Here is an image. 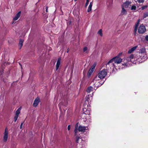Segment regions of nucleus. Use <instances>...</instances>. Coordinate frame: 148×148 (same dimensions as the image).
<instances>
[{"label": "nucleus", "mask_w": 148, "mask_h": 148, "mask_svg": "<svg viewBox=\"0 0 148 148\" xmlns=\"http://www.w3.org/2000/svg\"><path fill=\"white\" fill-rule=\"evenodd\" d=\"M23 39H20L19 40V46L20 48H21L23 46Z\"/></svg>", "instance_id": "18"}, {"label": "nucleus", "mask_w": 148, "mask_h": 148, "mask_svg": "<svg viewBox=\"0 0 148 148\" xmlns=\"http://www.w3.org/2000/svg\"><path fill=\"white\" fill-rule=\"evenodd\" d=\"M123 53H119L117 56H116L120 58V57L122 55Z\"/></svg>", "instance_id": "29"}, {"label": "nucleus", "mask_w": 148, "mask_h": 148, "mask_svg": "<svg viewBox=\"0 0 148 148\" xmlns=\"http://www.w3.org/2000/svg\"><path fill=\"white\" fill-rule=\"evenodd\" d=\"M76 141L77 143H83L84 142L82 138L78 137H77L76 138Z\"/></svg>", "instance_id": "11"}, {"label": "nucleus", "mask_w": 148, "mask_h": 148, "mask_svg": "<svg viewBox=\"0 0 148 148\" xmlns=\"http://www.w3.org/2000/svg\"><path fill=\"white\" fill-rule=\"evenodd\" d=\"M147 7V5H145L144 6H143L141 8L142 10H144V9H146Z\"/></svg>", "instance_id": "26"}, {"label": "nucleus", "mask_w": 148, "mask_h": 148, "mask_svg": "<svg viewBox=\"0 0 148 148\" xmlns=\"http://www.w3.org/2000/svg\"><path fill=\"white\" fill-rule=\"evenodd\" d=\"M147 58L146 49L145 48H143L140 50L139 52H138L135 57L133 54L123 59L124 63L123 65L128 66L131 62L136 64V61L139 63L143 62Z\"/></svg>", "instance_id": "1"}, {"label": "nucleus", "mask_w": 148, "mask_h": 148, "mask_svg": "<svg viewBox=\"0 0 148 148\" xmlns=\"http://www.w3.org/2000/svg\"><path fill=\"white\" fill-rule=\"evenodd\" d=\"M21 12H19L16 15L15 17L13 18L14 21L17 20L20 17L21 15Z\"/></svg>", "instance_id": "14"}, {"label": "nucleus", "mask_w": 148, "mask_h": 148, "mask_svg": "<svg viewBox=\"0 0 148 148\" xmlns=\"http://www.w3.org/2000/svg\"><path fill=\"white\" fill-rule=\"evenodd\" d=\"M88 129L87 127H86L82 125H79V126L78 129L76 128L75 127V130L74 132L75 133V134L76 135H78V130L79 132H86V131Z\"/></svg>", "instance_id": "3"}, {"label": "nucleus", "mask_w": 148, "mask_h": 148, "mask_svg": "<svg viewBox=\"0 0 148 148\" xmlns=\"http://www.w3.org/2000/svg\"><path fill=\"white\" fill-rule=\"evenodd\" d=\"M84 111L85 114H89L90 113V112L89 110L87 111L86 108L84 109Z\"/></svg>", "instance_id": "22"}, {"label": "nucleus", "mask_w": 148, "mask_h": 148, "mask_svg": "<svg viewBox=\"0 0 148 148\" xmlns=\"http://www.w3.org/2000/svg\"><path fill=\"white\" fill-rule=\"evenodd\" d=\"M8 138V136H3V142H5L7 141Z\"/></svg>", "instance_id": "20"}, {"label": "nucleus", "mask_w": 148, "mask_h": 148, "mask_svg": "<svg viewBox=\"0 0 148 148\" xmlns=\"http://www.w3.org/2000/svg\"><path fill=\"white\" fill-rule=\"evenodd\" d=\"M98 34H99L101 36H103L102 31L101 29H100L98 32Z\"/></svg>", "instance_id": "21"}, {"label": "nucleus", "mask_w": 148, "mask_h": 148, "mask_svg": "<svg viewBox=\"0 0 148 148\" xmlns=\"http://www.w3.org/2000/svg\"><path fill=\"white\" fill-rule=\"evenodd\" d=\"M68 129L69 130H70V125H69L68 126Z\"/></svg>", "instance_id": "33"}, {"label": "nucleus", "mask_w": 148, "mask_h": 148, "mask_svg": "<svg viewBox=\"0 0 148 148\" xmlns=\"http://www.w3.org/2000/svg\"><path fill=\"white\" fill-rule=\"evenodd\" d=\"M46 11L47 12V8L46 10Z\"/></svg>", "instance_id": "34"}, {"label": "nucleus", "mask_w": 148, "mask_h": 148, "mask_svg": "<svg viewBox=\"0 0 148 148\" xmlns=\"http://www.w3.org/2000/svg\"><path fill=\"white\" fill-rule=\"evenodd\" d=\"M93 90V88L91 86L88 87L86 90L87 92L88 93L90 92L91 91H92Z\"/></svg>", "instance_id": "17"}, {"label": "nucleus", "mask_w": 148, "mask_h": 148, "mask_svg": "<svg viewBox=\"0 0 148 148\" xmlns=\"http://www.w3.org/2000/svg\"><path fill=\"white\" fill-rule=\"evenodd\" d=\"M122 59L116 56L109 60L107 64H108L110 63H112L113 62H114L115 63L119 64L122 62Z\"/></svg>", "instance_id": "2"}, {"label": "nucleus", "mask_w": 148, "mask_h": 148, "mask_svg": "<svg viewBox=\"0 0 148 148\" xmlns=\"http://www.w3.org/2000/svg\"><path fill=\"white\" fill-rule=\"evenodd\" d=\"M14 23V22H13L12 23V24H13Z\"/></svg>", "instance_id": "37"}, {"label": "nucleus", "mask_w": 148, "mask_h": 148, "mask_svg": "<svg viewBox=\"0 0 148 148\" xmlns=\"http://www.w3.org/2000/svg\"><path fill=\"white\" fill-rule=\"evenodd\" d=\"M136 6L135 5H133L131 7V10H135L136 9Z\"/></svg>", "instance_id": "25"}, {"label": "nucleus", "mask_w": 148, "mask_h": 148, "mask_svg": "<svg viewBox=\"0 0 148 148\" xmlns=\"http://www.w3.org/2000/svg\"><path fill=\"white\" fill-rule=\"evenodd\" d=\"M61 58H59L57 61L56 65V70H57L59 68L60 64Z\"/></svg>", "instance_id": "13"}, {"label": "nucleus", "mask_w": 148, "mask_h": 148, "mask_svg": "<svg viewBox=\"0 0 148 148\" xmlns=\"http://www.w3.org/2000/svg\"><path fill=\"white\" fill-rule=\"evenodd\" d=\"M131 2L126 1L123 3L122 5V7L124 8H130L131 6Z\"/></svg>", "instance_id": "7"}, {"label": "nucleus", "mask_w": 148, "mask_h": 148, "mask_svg": "<svg viewBox=\"0 0 148 148\" xmlns=\"http://www.w3.org/2000/svg\"><path fill=\"white\" fill-rule=\"evenodd\" d=\"M140 22V20H138V22H137V24L136 25V27H137V26L138 25V24Z\"/></svg>", "instance_id": "30"}, {"label": "nucleus", "mask_w": 148, "mask_h": 148, "mask_svg": "<svg viewBox=\"0 0 148 148\" xmlns=\"http://www.w3.org/2000/svg\"><path fill=\"white\" fill-rule=\"evenodd\" d=\"M92 4V2H91L90 3V5H89L88 7V9L87 10V12H89L91 10Z\"/></svg>", "instance_id": "16"}, {"label": "nucleus", "mask_w": 148, "mask_h": 148, "mask_svg": "<svg viewBox=\"0 0 148 148\" xmlns=\"http://www.w3.org/2000/svg\"><path fill=\"white\" fill-rule=\"evenodd\" d=\"M21 110V109L20 108H18L16 112L15 115L18 116L19 114L20 113Z\"/></svg>", "instance_id": "19"}, {"label": "nucleus", "mask_w": 148, "mask_h": 148, "mask_svg": "<svg viewBox=\"0 0 148 148\" xmlns=\"http://www.w3.org/2000/svg\"><path fill=\"white\" fill-rule=\"evenodd\" d=\"M95 65H94L92 66V68L91 69H90L88 73V76H90L91 75V74L92 73V72L94 71L95 68Z\"/></svg>", "instance_id": "9"}, {"label": "nucleus", "mask_w": 148, "mask_h": 148, "mask_svg": "<svg viewBox=\"0 0 148 148\" xmlns=\"http://www.w3.org/2000/svg\"><path fill=\"white\" fill-rule=\"evenodd\" d=\"M145 38L146 40L148 41V35L145 36Z\"/></svg>", "instance_id": "31"}, {"label": "nucleus", "mask_w": 148, "mask_h": 148, "mask_svg": "<svg viewBox=\"0 0 148 148\" xmlns=\"http://www.w3.org/2000/svg\"><path fill=\"white\" fill-rule=\"evenodd\" d=\"M144 1L145 0H137V1L139 3H143Z\"/></svg>", "instance_id": "27"}, {"label": "nucleus", "mask_w": 148, "mask_h": 148, "mask_svg": "<svg viewBox=\"0 0 148 148\" xmlns=\"http://www.w3.org/2000/svg\"><path fill=\"white\" fill-rule=\"evenodd\" d=\"M137 47V46L134 47L131 49H129L128 51V53H132L136 49Z\"/></svg>", "instance_id": "12"}, {"label": "nucleus", "mask_w": 148, "mask_h": 148, "mask_svg": "<svg viewBox=\"0 0 148 148\" xmlns=\"http://www.w3.org/2000/svg\"><path fill=\"white\" fill-rule=\"evenodd\" d=\"M107 74V70L105 69L99 72L98 74V77H97L101 79H103L105 77Z\"/></svg>", "instance_id": "4"}, {"label": "nucleus", "mask_w": 148, "mask_h": 148, "mask_svg": "<svg viewBox=\"0 0 148 148\" xmlns=\"http://www.w3.org/2000/svg\"><path fill=\"white\" fill-rule=\"evenodd\" d=\"M89 2V0H86V2L85 4V6L86 7L88 4Z\"/></svg>", "instance_id": "28"}, {"label": "nucleus", "mask_w": 148, "mask_h": 148, "mask_svg": "<svg viewBox=\"0 0 148 148\" xmlns=\"http://www.w3.org/2000/svg\"><path fill=\"white\" fill-rule=\"evenodd\" d=\"M18 115H15L14 118V120L15 122H16L17 119L18 117Z\"/></svg>", "instance_id": "24"}, {"label": "nucleus", "mask_w": 148, "mask_h": 148, "mask_svg": "<svg viewBox=\"0 0 148 148\" xmlns=\"http://www.w3.org/2000/svg\"><path fill=\"white\" fill-rule=\"evenodd\" d=\"M23 123H21V126H20V127L21 129L22 128V126L23 125Z\"/></svg>", "instance_id": "32"}, {"label": "nucleus", "mask_w": 148, "mask_h": 148, "mask_svg": "<svg viewBox=\"0 0 148 148\" xmlns=\"http://www.w3.org/2000/svg\"><path fill=\"white\" fill-rule=\"evenodd\" d=\"M122 10L121 12V14L122 15H125L126 14L127 12L125 9L124 8L122 7Z\"/></svg>", "instance_id": "15"}, {"label": "nucleus", "mask_w": 148, "mask_h": 148, "mask_svg": "<svg viewBox=\"0 0 148 148\" xmlns=\"http://www.w3.org/2000/svg\"><path fill=\"white\" fill-rule=\"evenodd\" d=\"M146 31L145 27L143 25H141L138 28V32L140 34H143Z\"/></svg>", "instance_id": "5"}, {"label": "nucleus", "mask_w": 148, "mask_h": 148, "mask_svg": "<svg viewBox=\"0 0 148 148\" xmlns=\"http://www.w3.org/2000/svg\"><path fill=\"white\" fill-rule=\"evenodd\" d=\"M40 102V99L38 98H36L33 104V106L35 107H36L38 106Z\"/></svg>", "instance_id": "8"}, {"label": "nucleus", "mask_w": 148, "mask_h": 148, "mask_svg": "<svg viewBox=\"0 0 148 148\" xmlns=\"http://www.w3.org/2000/svg\"><path fill=\"white\" fill-rule=\"evenodd\" d=\"M98 78L97 77H95L93 80L92 83L94 84V86L96 87H98L100 85H99V81L98 79Z\"/></svg>", "instance_id": "6"}, {"label": "nucleus", "mask_w": 148, "mask_h": 148, "mask_svg": "<svg viewBox=\"0 0 148 148\" xmlns=\"http://www.w3.org/2000/svg\"><path fill=\"white\" fill-rule=\"evenodd\" d=\"M9 130L7 127L5 128L4 132L3 134V136H8Z\"/></svg>", "instance_id": "10"}, {"label": "nucleus", "mask_w": 148, "mask_h": 148, "mask_svg": "<svg viewBox=\"0 0 148 148\" xmlns=\"http://www.w3.org/2000/svg\"><path fill=\"white\" fill-rule=\"evenodd\" d=\"M86 101H87V102L88 101V100L87 99L86 100V101H85V102H86Z\"/></svg>", "instance_id": "35"}, {"label": "nucleus", "mask_w": 148, "mask_h": 148, "mask_svg": "<svg viewBox=\"0 0 148 148\" xmlns=\"http://www.w3.org/2000/svg\"><path fill=\"white\" fill-rule=\"evenodd\" d=\"M75 1H76L77 0H74Z\"/></svg>", "instance_id": "36"}, {"label": "nucleus", "mask_w": 148, "mask_h": 148, "mask_svg": "<svg viewBox=\"0 0 148 148\" xmlns=\"http://www.w3.org/2000/svg\"><path fill=\"white\" fill-rule=\"evenodd\" d=\"M83 51L84 52L87 53L88 51V48L87 47H84L83 49Z\"/></svg>", "instance_id": "23"}]
</instances>
